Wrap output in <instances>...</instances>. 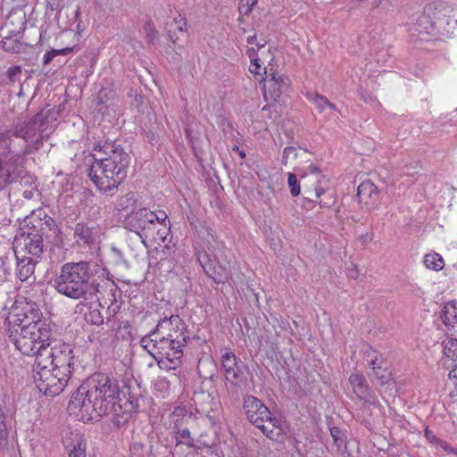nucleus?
<instances>
[{
  "label": "nucleus",
  "instance_id": "f257e3e1",
  "mask_svg": "<svg viewBox=\"0 0 457 457\" xmlns=\"http://www.w3.org/2000/svg\"><path fill=\"white\" fill-rule=\"evenodd\" d=\"M109 271L95 262L80 261L64 263L54 279V287L59 294L71 299L91 300L103 295L109 287L110 291L117 286L108 278Z\"/></svg>",
  "mask_w": 457,
  "mask_h": 457
},
{
  "label": "nucleus",
  "instance_id": "0eeeda50",
  "mask_svg": "<svg viewBox=\"0 0 457 457\" xmlns=\"http://www.w3.org/2000/svg\"><path fill=\"white\" fill-rule=\"evenodd\" d=\"M8 340L13 344L15 348L22 354L43 358L46 346L51 345L52 331H42L36 329L35 325L29 328L22 329L4 328Z\"/></svg>",
  "mask_w": 457,
  "mask_h": 457
},
{
  "label": "nucleus",
  "instance_id": "4be33fe9",
  "mask_svg": "<svg viewBox=\"0 0 457 457\" xmlns=\"http://www.w3.org/2000/svg\"><path fill=\"white\" fill-rule=\"evenodd\" d=\"M173 438L176 441V445H185L187 449H193L195 451H202L204 448H208L210 445L204 441L203 435L199 438L195 439L192 436L191 432L187 428L179 426L178 423L173 428Z\"/></svg>",
  "mask_w": 457,
  "mask_h": 457
},
{
  "label": "nucleus",
  "instance_id": "72a5a7b5",
  "mask_svg": "<svg viewBox=\"0 0 457 457\" xmlns=\"http://www.w3.org/2000/svg\"><path fill=\"white\" fill-rule=\"evenodd\" d=\"M366 357H367L368 365L371 369L372 371L377 369L379 370L380 367H383V364L385 362L383 356L381 354H379L372 347H370L369 350H367Z\"/></svg>",
  "mask_w": 457,
  "mask_h": 457
},
{
  "label": "nucleus",
  "instance_id": "052dcab7",
  "mask_svg": "<svg viewBox=\"0 0 457 457\" xmlns=\"http://www.w3.org/2000/svg\"><path fill=\"white\" fill-rule=\"evenodd\" d=\"M441 319L443 320V322L445 323V325L448 326L450 324V319L447 316V312L446 311H443L442 312Z\"/></svg>",
  "mask_w": 457,
  "mask_h": 457
},
{
  "label": "nucleus",
  "instance_id": "09e8293b",
  "mask_svg": "<svg viewBox=\"0 0 457 457\" xmlns=\"http://www.w3.org/2000/svg\"><path fill=\"white\" fill-rule=\"evenodd\" d=\"M262 70L264 71V73L266 75L267 74V71H266V69L265 68H262L261 63H260V60L259 61H251V64H250V67H249V71L254 74V75H260V76H262Z\"/></svg>",
  "mask_w": 457,
  "mask_h": 457
},
{
  "label": "nucleus",
  "instance_id": "bf43d9fd",
  "mask_svg": "<svg viewBox=\"0 0 457 457\" xmlns=\"http://www.w3.org/2000/svg\"><path fill=\"white\" fill-rule=\"evenodd\" d=\"M308 170L312 173V174H315V175H318L320 174V170L319 167H317L316 165L314 164H311L309 165L308 167Z\"/></svg>",
  "mask_w": 457,
  "mask_h": 457
},
{
  "label": "nucleus",
  "instance_id": "e433bc0d",
  "mask_svg": "<svg viewBox=\"0 0 457 457\" xmlns=\"http://www.w3.org/2000/svg\"><path fill=\"white\" fill-rule=\"evenodd\" d=\"M1 43L5 52L19 54L23 50V44L17 38L7 37H4Z\"/></svg>",
  "mask_w": 457,
  "mask_h": 457
},
{
  "label": "nucleus",
  "instance_id": "4468645a",
  "mask_svg": "<svg viewBox=\"0 0 457 457\" xmlns=\"http://www.w3.org/2000/svg\"><path fill=\"white\" fill-rule=\"evenodd\" d=\"M148 334L154 335V337H164L166 340L186 346L191 340L187 324L177 314L161 319L156 327Z\"/></svg>",
  "mask_w": 457,
  "mask_h": 457
},
{
  "label": "nucleus",
  "instance_id": "2eb2a0df",
  "mask_svg": "<svg viewBox=\"0 0 457 457\" xmlns=\"http://www.w3.org/2000/svg\"><path fill=\"white\" fill-rule=\"evenodd\" d=\"M44 359L46 365L60 372V375L71 378L74 365L73 349L71 345L59 342L52 346H46Z\"/></svg>",
  "mask_w": 457,
  "mask_h": 457
},
{
  "label": "nucleus",
  "instance_id": "20e7f679",
  "mask_svg": "<svg viewBox=\"0 0 457 457\" xmlns=\"http://www.w3.org/2000/svg\"><path fill=\"white\" fill-rule=\"evenodd\" d=\"M62 229L46 212L39 208L27 216L14 237L15 251L41 259L45 251V238L54 237V243H62Z\"/></svg>",
  "mask_w": 457,
  "mask_h": 457
},
{
  "label": "nucleus",
  "instance_id": "5fc2aeb1",
  "mask_svg": "<svg viewBox=\"0 0 457 457\" xmlns=\"http://www.w3.org/2000/svg\"><path fill=\"white\" fill-rule=\"evenodd\" d=\"M55 57V52H54V49L46 52L45 54H44V57H43V64L44 65H47L49 64L53 59Z\"/></svg>",
  "mask_w": 457,
  "mask_h": 457
},
{
  "label": "nucleus",
  "instance_id": "6ab92c4d",
  "mask_svg": "<svg viewBox=\"0 0 457 457\" xmlns=\"http://www.w3.org/2000/svg\"><path fill=\"white\" fill-rule=\"evenodd\" d=\"M193 401L198 413L206 416L212 423H216L220 411V403L218 400L210 393L200 391L194 394Z\"/></svg>",
  "mask_w": 457,
  "mask_h": 457
},
{
  "label": "nucleus",
  "instance_id": "a878e982",
  "mask_svg": "<svg viewBox=\"0 0 457 457\" xmlns=\"http://www.w3.org/2000/svg\"><path fill=\"white\" fill-rule=\"evenodd\" d=\"M12 421V417L9 408L0 403V447L2 448L8 445Z\"/></svg>",
  "mask_w": 457,
  "mask_h": 457
},
{
  "label": "nucleus",
  "instance_id": "13d9d810",
  "mask_svg": "<svg viewBox=\"0 0 457 457\" xmlns=\"http://www.w3.org/2000/svg\"><path fill=\"white\" fill-rule=\"evenodd\" d=\"M449 378L454 383H457V365L453 368L449 372Z\"/></svg>",
  "mask_w": 457,
  "mask_h": 457
},
{
  "label": "nucleus",
  "instance_id": "c85d7f7f",
  "mask_svg": "<svg viewBox=\"0 0 457 457\" xmlns=\"http://www.w3.org/2000/svg\"><path fill=\"white\" fill-rule=\"evenodd\" d=\"M186 25H187V21H186L185 18H182L180 16H179V20L174 19L173 22L170 25L169 36H170L171 41L173 42V44L178 45L179 47L181 46L179 43V41L181 39V37L179 35H177V32H179L181 37H186L187 36V31L185 29Z\"/></svg>",
  "mask_w": 457,
  "mask_h": 457
},
{
  "label": "nucleus",
  "instance_id": "49530a36",
  "mask_svg": "<svg viewBox=\"0 0 457 457\" xmlns=\"http://www.w3.org/2000/svg\"><path fill=\"white\" fill-rule=\"evenodd\" d=\"M435 447L436 449H442L447 453L457 456V448L452 447L446 441L442 440L441 438L438 440V443L435 445Z\"/></svg>",
  "mask_w": 457,
  "mask_h": 457
},
{
  "label": "nucleus",
  "instance_id": "37998d69",
  "mask_svg": "<svg viewBox=\"0 0 457 457\" xmlns=\"http://www.w3.org/2000/svg\"><path fill=\"white\" fill-rule=\"evenodd\" d=\"M258 0H239L238 12L240 14L247 16L256 5Z\"/></svg>",
  "mask_w": 457,
  "mask_h": 457
},
{
  "label": "nucleus",
  "instance_id": "0e129e2a",
  "mask_svg": "<svg viewBox=\"0 0 457 457\" xmlns=\"http://www.w3.org/2000/svg\"><path fill=\"white\" fill-rule=\"evenodd\" d=\"M257 38H256V35H253V36H249L247 38H246V42L247 44L249 45H253L257 43Z\"/></svg>",
  "mask_w": 457,
  "mask_h": 457
},
{
  "label": "nucleus",
  "instance_id": "9d476101",
  "mask_svg": "<svg viewBox=\"0 0 457 457\" xmlns=\"http://www.w3.org/2000/svg\"><path fill=\"white\" fill-rule=\"evenodd\" d=\"M32 378L38 391L51 397L60 395L70 379V378L60 375V372L46 365L44 357L41 359L37 357V361H34Z\"/></svg>",
  "mask_w": 457,
  "mask_h": 457
},
{
  "label": "nucleus",
  "instance_id": "2f4dec72",
  "mask_svg": "<svg viewBox=\"0 0 457 457\" xmlns=\"http://www.w3.org/2000/svg\"><path fill=\"white\" fill-rule=\"evenodd\" d=\"M424 264L428 269L439 271L443 270L445 266V262L443 257L439 253H433L425 255Z\"/></svg>",
  "mask_w": 457,
  "mask_h": 457
},
{
  "label": "nucleus",
  "instance_id": "e2e57ef3",
  "mask_svg": "<svg viewBox=\"0 0 457 457\" xmlns=\"http://www.w3.org/2000/svg\"><path fill=\"white\" fill-rule=\"evenodd\" d=\"M361 98L363 99V101L366 103H371L372 101H374V97L370 95L365 96L364 94H361Z\"/></svg>",
  "mask_w": 457,
  "mask_h": 457
},
{
  "label": "nucleus",
  "instance_id": "c756f323",
  "mask_svg": "<svg viewBox=\"0 0 457 457\" xmlns=\"http://www.w3.org/2000/svg\"><path fill=\"white\" fill-rule=\"evenodd\" d=\"M267 103L268 104L264 105L262 109L263 117L272 120L274 121L279 120L283 112V105L282 104H280V101H269Z\"/></svg>",
  "mask_w": 457,
  "mask_h": 457
},
{
  "label": "nucleus",
  "instance_id": "bb28decb",
  "mask_svg": "<svg viewBox=\"0 0 457 457\" xmlns=\"http://www.w3.org/2000/svg\"><path fill=\"white\" fill-rule=\"evenodd\" d=\"M326 193L327 190L319 185L315 186L313 191L308 188H304L305 199L313 203H318L320 206L322 208L329 207L335 203V199L333 198V196H331L328 200L320 199V196L322 195H325Z\"/></svg>",
  "mask_w": 457,
  "mask_h": 457
},
{
  "label": "nucleus",
  "instance_id": "58836bf2",
  "mask_svg": "<svg viewBox=\"0 0 457 457\" xmlns=\"http://www.w3.org/2000/svg\"><path fill=\"white\" fill-rule=\"evenodd\" d=\"M143 30L145 33V37L150 43H154L159 37V32L155 29L154 21L149 19L143 25Z\"/></svg>",
  "mask_w": 457,
  "mask_h": 457
},
{
  "label": "nucleus",
  "instance_id": "8fccbe9b",
  "mask_svg": "<svg viewBox=\"0 0 457 457\" xmlns=\"http://www.w3.org/2000/svg\"><path fill=\"white\" fill-rule=\"evenodd\" d=\"M424 436L429 443H431L434 445L437 444L438 440L440 439L434 434L432 430L428 428V427H427L424 430Z\"/></svg>",
  "mask_w": 457,
  "mask_h": 457
},
{
  "label": "nucleus",
  "instance_id": "ea45409f",
  "mask_svg": "<svg viewBox=\"0 0 457 457\" xmlns=\"http://www.w3.org/2000/svg\"><path fill=\"white\" fill-rule=\"evenodd\" d=\"M195 254L198 263L201 265L203 270L206 269L207 266L211 265V258L206 250L202 246L195 247Z\"/></svg>",
  "mask_w": 457,
  "mask_h": 457
},
{
  "label": "nucleus",
  "instance_id": "423d86ee",
  "mask_svg": "<svg viewBox=\"0 0 457 457\" xmlns=\"http://www.w3.org/2000/svg\"><path fill=\"white\" fill-rule=\"evenodd\" d=\"M139 343L140 346L156 361L161 370L170 371L180 367L186 345L173 343L164 337H154L151 334L144 336Z\"/></svg>",
  "mask_w": 457,
  "mask_h": 457
},
{
  "label": "nucleus",
  "instance_id": "39448f33",
  "mask_svg": "<svg viewBox=\"0 0 457 457\" xmlns=\"http://www.w3.org/2000/svg\"><path fill=\"white\" fill-rule=\"evenodd\" d=\"M123 226L126 229L136 233L145 244L164 243L170 233V223L164 211L158 212L147 208H139L125 215Z\"/></svg>",
  "mask_w": 457,
  "mask_h": 457
},
{
  "label": "nucleus",
  "instance_id": "dca6fc26",
  "mask_svg": "<svg viewBox=\"0 0 457 457\" xmlns=\"http://www.w3.org/2000/svg\"><path fill=\"white\" fill-rule=\"evenodd\" d=\"M220 370L231 386L241 387L246 385V365L230 349L221 350Z\"/></svg>",
  "mask_w": 457,
  "mask_h": 457
},
{
  "label": "nucleus",
  "instance_id": "774afa93",
  "mask_svg": "<svg viewBox=\"0 0 457 457\" xmlns=\"http://www.w3.org/2000/svg\"><path fill=\"white\" fill-rule=\"evenodd\" d=\"M361 240L365 241L368 238V235L367 234L362 235V236H361Z\"/></svg>",
  "mask_w": 457,
  "mask_h": 457
},
{
  "label": "nucleus",
  "instance_id": "f03ea898",
  "mask_svg": "<svg viewBox=\"0 0 457 457\" xmlns=\"http://www.w3.org/2000/svg\"><path fill=\"white\" fill-rule=\"evenodd\" d=\"M120 382L104 373H94L72 395L68 408L81 420L112 418L119 399Z\"/></svg>",
  "mask_w": 457,
  "mask_h": 457
},
{
  "label": "nucleus",
  "instance_id": "6e6d98bb",
  "mask_svg": "<svg viewBox=\"0 0 457 457\" xmlns=\"http://www.w3.org/2000/svg\"><path fill=\"white\" fill-rule=\"evenodd\" d=\"M359 272L356 265L351 263V267L347 269V276L351 278L356 279L358 278Z\"/></svg>",
  "mask_w": 457,
  "mask_h": 457
},
{
  "label": "nucleus",
  "instance_id": "ddd939ff",
  "mask_svg": "<svg viewBox=\"0 0 457 457\" xmlns=\"http://www.w3.org/2000/svg\"><path fill=\"white\" fill-rule=\"evenodd\" d=\"M120 385L119 399L116 402L115 413L111 422L116 428H121L129 423L133 413L137 412L143 401L142 396L137 395L124 381Z\"/></svg>",
  "mask_w": 457,
  "mask_h": 457
},
{
  "label": "nucleus",
  "instance_id": "473e14b6",
  "mask_svg": "<svg viewBox=\"0 0 457 457\" xmlns=\"http://www.w3.org/2000/svg\"><path fill=\"white\" fill-rule=\"evenodd\" d=\"M370 377H373L381 386L391 385L394 384V379L392 377V373L386 368L380 367V369H377L373 370Z\"/></svg>",
  "mask_w": 457,
  "mask_h": 457
},
{
  "label": "nucleus",
  "instance_id": "69168bd1",
  "mask_svg": "<svg viewBox=\"0 0 457 457\" xmlns=\"http://www.w3.org/2000/svg\"><path fill=\"white\" fill-rule=\"evenodd\" d=\"M327 108L330 109V110H333V111H338L336 104H334L333 103H331L329 100H328V103L327 104Z\"/></svg>",
  "mask_w": 457,
  "mask_h": 457
},
{
  "label": "nucleus",
  "instance_id": "c9c22d12",
  "mask_svg": "<svg viewBox=\"0 0 457 457\" xmlns=\"http://www.w3.org/2000/svg\"><path fill=\"white\" fill-rule=\"evenodd\" d=\"M170 390V382L165 377H158L154 383V391L162 398L169 395Z\"/></svg>",
  "mask_w": 457,
  "mask_h": 457
},
{
  "label": "nucleus",
  "instance_id": "a211bd4d",
  "mask_svg": "<svg viewBox=\"0 0 457 457\" xmlns=\"http://www.w3.org/2000/svg\"><path fill=\"white\" fill-rule=\"evenodd\" d=\"M73 229V239L81 248H96L98 245L100 235L99 228L91 221H79Z\"/></svg>",
  "mask_w": 457,
  "mask_h": 457
},
{
  "label": "nucleus",
  "instance_id": "5701e85b",
  "mask_svg": "<svg viewBox=\"0 0 457 457\" xmlns=\"http://www.w3.org/2000/svg\"><path fill=\"white\" fill-rule=\"evenodd\" d=\"M378 196V187L370 179L362 181L358 186L355 195L359 204H361V208L365 207L367 210H370L376 205Z\"/></svg>",
  "mask_w": 457,
  "mask_h": 457
},
{
  "label": "nucleus",
  "instance_id": "79ce46f5",
  "mask_svg": "<svg viewBox=\"0 0 457 457\" xmlns=\"http://www.w3.org/2000/svg\"><path fill=\"white\" fill-rule=\"evenodd\" d=\"M287 184L292 196H298L301 193V186L295 173L289 172L287 175Z\"/></svg>",
  "mask_w": 457,
  "mask_h": 457
},
{
  "label": "nucleus",
  "instance_id": "cd10ccee",
  "mask_svg": "<svg viewBox=\"0 0 457 457\" xmlns=\"http://www.w3.org/2000/svg\"><path fill=\"white\" fill-rule=\"evenodd\" d=\"M137 203L136 194L134 192H128L123 195H120L118 197L115 205L114 210L119 214L122 212H126V214L129 213L130 212L136 211L135 205Z\"/></svg>",
  "mask_w": 457,
  "mask_h": 457
},
{
  "label": "nucleus",
  "instance_id": "aec40b11",
  "mask_svg": "<svg viewBox=\"0 0 457 457\" xmlns=\"http://www.w3.org/2000/svg\"><path fill=\"white\" fill-rule=\"evenodd\" d=\"M349 383L355 395L363 401V407L377 406L378 404L376 395L371 391L365 377L361 373H352Z\"/></svg>",
  "mask_w": 457,
  "mask_h": 457
},
{
  "label": "nucleus",
  "instance_id": "a19ab883",
  "mask_svg": "<svg viewBox=\"0 0 457 457\" xmlns=\"http://www.w3.org/2000/svg\"><path fill=\"white\" fill-rule=\"evenodd\" d=\"M444 353L453 361L457 360V339L450 338L445 342Z\"/></svg>",
  "mask_w": 457,
  "mask_h": 457
},
{
  "label": "nucleus",
  "instance_id": "1a4fd4ad",
  "mask_svg": "<svg viewBox=\"0 0 457 457\" xmlns=\"http://www.w3.org/2000/svg\"><path fill=\"white\" fill-rule=\"evenodd\" d=\"M450 18L442 4H428L413 25V31L422 41H429L431 37L448 35Z\"/></svg>",
  "mask_w": 457,
  "mask_h": 457
},
{
  "label": "nucleus",
  "instance_id": "3c124183",
  "mask_svg": "<svg viewBox=\"0 0 457 457\" xmlns=\"http://www.w3.org/2000/svg\"><path fill=\"white\" fill-rule=\"evenodd\" d=\"M206 236L207 248L209 250L213 249L214 246L212 245V243L215 241L214 231L212 228H206Z\"/></svg>",
  "mask_w": 457,
  "mask_h": 457
},
{
  "label": "nucleus",
  "instance_id": "6e6552de",
  "mask_svg": "<svg viewBox=\"0 0 457 457\" xmlns=\"http://www.w3.org/2000/svg\"><path fill=\"white\" fill-rule=\"evenodd\" d=\"M47 122L44 112H38L23 125L16 126L13 130L0 132V142H12V137L22 138L26 145L21 150V154L23 155L32 154L43 146V132Z\"/></svg>",
  "mask_w": 457,
  "mask_h": 457
},
{
  "label": "nucleus",
  "instance_id": "7ed1b4c3",
  "mask_svg": "<svg viewBox=\"0 0 457 457\" xmlns=\"http://www.w3.org/2000/svg\"><path fill=\"white\" fill-rule=\"evenodd\" d=\"M93 150L103 155L93 158L88 177L97 189L108 194L117 188L127 178L131 157L118 141L104 139L94 143Z\"/></svg>",
  "mask_w": 457,
  "mask_h": 457
},
{
  "label": "nucleus",
  "instance_id": "338daca9",
  "mask_svg": "<svg viewBox=\"0 0 457 457\" xmlns=\"http://www.w3.org/2000/svg\"><path fill=\"white\" fill-rule=\"evenodd\" d=\"M266 45V41H263V42H257L256 43V46H257V49H261L262 47H264V46Z\"/></svg>",
  "mask_w": 457,
  "mask_h": 457
},
{
  "label": "nucleus",
  "instance_id": "de8ad7c7",
  "mask_svg": "<svg viewBox=\"0 0 457 457\" xmlns=\"http://www.w3.org/2000/svg\"><path fill=\"white\" fill-rule=\"evenodd\" d=\"M21 74V66H17V65L10 67L6 71V75L11 83H14L18 79V77Z\"/></svg>",
  "mask_w": 457,
  "mask_h": 457
},
{
  "label": "nucleus",
  "instance_id": "864d4df0",
  "mask_svg": "<svg viewBox=\"0 0 457 457\" xmlns=\"http://www.w3.org/2000/svg\"><path fill=\"white\" fill-rule=\"evenodd\" d=\"M97 104H104L107 101V89L102 88L97 95Z\"/></svg>",
  "mask_w": 457,
  "mask_h": 457
},
{
  "label": "nucleus",
  "instance_id": "a18cd8bd",
  "mask_svg": "<svg viewBox=\"0 0 457 457\" xmlns=\"http://www.w3.org/2000/svg\"><path fill=\"white\" fill-rule=\"evenodd\" d=\"M296 159L297 158V151L293 146H287L283 150L282 157H281V163L283 165H287L289 159Z\"/></svg>",
  "mask_w": 457,
  "mask_h": 457
},
{
  "label": "nucleus",
  "instance_id": "f704fd0d",
  "mask_svg": "<svg viewBox=\"0 0 457 457\" xmlns=\"http://www.w3.org/2000/svg\"><path fill=\"white\" fill-rule=\"evenodd\" d=\"M305 97L313 104H315L316 108L320 112H323L325 109L327 108V104L328 103V99L317 93V92H307L305 94Z\"/></svg>",
  "mask_w": 457,
  "mask_h": 457
},
{
  "label": "nucleus",
  "instance_id": "4d7b16f0",
  "mask_svg": "<svg viewBox=\"0 0 457 457\" xmlns=\"http://www.w3.org/2000/svg\"><path fill=\"white\" fill-rule=\"evenodd\" d=\"M258 49H255L254 47H249L247 49V55L248 57L250 58V61H259V57H258Z\"/></svg>",
  "mask_w": 457,
  "mask_h": 457
},
{
  "label": "nucleus",
  "instance_id": "680f3d73",
  "mask_svg": "<svg viewBox=\"0 0 457 457\" xmlns=\"http://www.w3.org/2000/svg\"><path fill=\"white\" fill-rule=\"evenodd\" d=\"M232 150H233V151H235V152H237V153H238V154H239V156H240V158H241V159H245V151L241 150V149L239 148V146H237V145H234V146H233V148H232Z\"/></svg>",
  "mask_w": 457,
  "mask_h": 457
},
{
  "label": "nucleus",
  "instance_id": "4c0bfd02",
  "mask_svg": "<svg viewBox=\"0 0 457 457\" xmlns=\"http://www.w3.org/2000/svg\"><path fill=\"white\" fill-rule=\"evenodd\" d=\"M85 319L87 323L92 325L100 326L104 324V316L97 307L90 306L88 312L85 314Z\"/></svg>",
  "mask_w": 457,
  "mask_h": 457
},
{
  "label": "nucleus",
  "instance_id": "603ef678",
  "mask_svg": "<svg viewBox=\"0 0 457 457\" xmlns=\"http://www.w3.org/2000/svg\"><path fill=\"white\" fill-rule=\"evenodd\" d=\"M76 46H77V45H75L73 46H67V47H64L62 49H54V52H55V56L67 55V54H71V52H73L74 49L76 48Z\"/></svg>",
  "mask_w": 457,
  "mask_h": 457
},
{
  "label": "nucleus",
  "instance_id": "c03bdc74",
  "mask_svg": "<svg viewBox=\"0 0 457 457\" xmlns=\"http://www.w3.org/2000/svg\"><path fill=\"white\" fill-rule=\"evenodd\" d=\"M330 435L333 437L334 443L337 447H341L345 443V436L338 427H331Z\"/></svg>",
  "mask_w": 457,
  "mask_h": 457
},
{
  "label": "nucleus",
  "instance_id": "7c9ffc66",
  "mask_svg": "<svg viewBox=\"0 0 457 457\" xmlns=\"http://www.w3.org/2000/svg\"><path fill=\"white\" fill-rule=\"evenodd\" d=\"M204 271L209 278H211L217 284L225 283L228 279V272L220 266L216 268L215 266L211 264L207 266V268L204 269Z\"/></svg>",
  "mask_w": 457,
  "mask_h": 457
},
{
  "label": "nucleus",
  "instance_id": "9b49d317",
  "mask_svg": "<svg viewBox=\"0 0 457 457\" xmlns=\"http://www.w3.org/2000/svg\"><path fill=\"white\" fill-rule=\"evenodd\" d=\"M39 331H52L50 325L43 319V313L37 304L33 302L22 306H16L9 312L4 320V328L22 329L34 326Z\"/></svg>",
  "mask_w": 457,
  "mask_h": 457
},
{
  "label": "nucleus",
  "instance_id": "f3484780",
  "mask_svg": "<svg viewBox=\"0 0 457 457\" xmlns=\"http://www.w3.org/2000/svg\"><path fill=\"white\" fill-rule=\"evenodd\" d=\"M291 81L285 74L270 73L265 77L263 85V97L266 102H278L283 100V96L287 95L290 89Z\"/></svg>",
  "mask_w": 457,
  "mask_h": 457
},
{
  "label": "nucleus",
  "instance_id": "b1692460",
  "mask_svg": "<svg viewBox=\"0 0 457 457\" xmlns=\"http://www.w3.org/2000/svg\"><path fill=\"white\" fill-rule=\"evenodd\" d=\"M20 253H21L19 251H15L17 259V277L22 282L29 281V283H33L36 280V277L34 275L35 267L40 259L26 255L20 257Z\"/></svg>",
  "mask_w": 457,
  "mask_h": 457
},
{
  "label": "nucleus",
  "instance_id": "393cba45",
  "mask_svg": "<svg viewBox=\"0 0 457 457\" xmlns=\"http://www.w3.org/2000/svg\"><path fill=\"white\" fill-rule=\"evenodd\" d=\"M23 155L21 152L14 154L4 165L0 159V191L3 190L8 184L18 181L21 177V170L15 165V162Z\"/></svg>",
  "mask_w": 457,
  "mask_h": 457
},
{
  "label": "nucleus",
  "instance_id": "f8f14e48",
  "mask_svg": "<svg viewBox=\"0 0 457 457\" xmlns=\"http://www.w3.org/2000/svg\"><path fill=\"white\" fill-rule=\"evenodd\" d=\"M243 408L247 420L260 428L267 437L274 440V429L278 428V420L272 418L264 403L253 395H246L244 397Z\"/></svg>",
  "mask_w": 457,
  "mask_h": 457
},
{
  "label": "nucleus",
  "instance_id": "412c9836",
  "mask_svg": "<svg viewBox=\"0 0 457 457\" xmlns=\"http://www.w3.org/2000/svg\"><path fill=\"white\" fill-rule=\"evenodd\" d=\"M62 442L68 452V457H86L87 443L77 430L66 428L62 431Z\"/></svg>",
  "mask_w": 457,
  "mask_h": 457
}]
</instances>
